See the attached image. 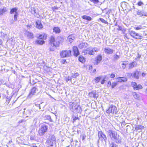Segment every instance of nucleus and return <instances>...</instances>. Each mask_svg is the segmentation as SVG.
I'll use <instances>...</instances> for the list:
<instances>
[{
	"mask_svg": "<svg viewBox=\"0 0 147 147\" xmlns=\"http://www.w3.org/2000/svg\"><path fill=\"white\" fill-rule=\"evenodd\" d=\"M63 40V38L61 36H58L55 39V37L52 36L49 38V43L52 47H58L60 42L62 41Z\"/></svg>",
	"mask_w": 147,
	"mask_h": 147,
	"instance_id": "f257e3e1",
	"label": "nucleus"
},
{
	"mask_svg": "<svg viewBox=\"0 0 147 147\" xmlns=\"http://www.w3.org/2000/svg\"><path fill=\"white\" fill-rule=\"evenodd\" d=\"M48 126L45 125H41L39 128L38 134L40 136H42L47 132Z\"/></svg>",
	"mask_w": 147,
	"mask_h": 147,
	"instance_id": "f03ea898",
	"label": "nucleus"
},
{
	"mask_svg": "<svg viewBox=\"0 0 147 147\" xmlns=\"http://www.w3.org/2000/svg\"><path fill=\"white\" fill-rule=\"evenodd\" d=\"M60 55L62 58L69 57L71 55V51L67 50L62 51L60 52Z\"/></svg>",
	"mask_w": 147,
	"mask_h": 147,
	"instance_id": "7ed1b4c3",
	"label": "nucleus"
},
{
	"mask_svg": "<svg viewBox=\"0 0 147 147\" xmlns=\"http://www.w3.org/2000/svg\"><path fill=\"white\" fill-rule=\"evenodd\" d=\"M129 33L131 36L137 39H140L142 37L141 35L138 33H136L134 31H130Z\"/></svg>",
	"mask_w": 147,
	"mask_h": 147,
	"instance_id": "20e7f679",
	"label": "nucleus"
},
{
	"mask_svg": "<svg viewBox=\"0 0 147 147\" xmlns=\"http://www.w3.org/2000/svg\"><path fill=\"white\" fill-rule=\"evenodd\" d=\"M69 107L72 110H80L81 109L80 107L77 103H70L69 104Z\"/></svg>",
	"mask_w": 147,
	"mask_h": 147,
	"instance_id": "39448f33",
	"label": "nucleus"
},
{
	"mask_svg": "<svg viewBox=\"0 0 147 147\" xmlns=\"http://www.w3.org/2000/svg\"><path fill=\"white\" fill-rule=\"evenodd\" d=\"M56 138L55 136L53 135L50 134L49 135L48 139L47 140V142L48 143L49 145L51 146H53V143L55 141Z\"/></svg>",
	"mask_w": 147,
	"mask_h": 147,
	"instance_id": "423d86ee",
	"label": "nucleus"
},
{
	"mask_svg": "<svg viewBox=\"0 0 147 147\" xmlns=\"http://www.w3.org/2000/svg\"><path fill=\"white\" fill-rule=\"evenodd\" d=\"M136 15L135 16H138L139 17H142L143 16L147 17V12H145L144 10L138 9L136 11Z\"/></svg>",
	"mask_w": 147,
	"mask_h": 147,
	"instance_id": "0eeeda50",
	"label": "nucleus"
},
{
	"mask_svg": "<svg viewBox=\"0 0 147 147\" xmlns=\"http://www.w3.org/2000/svg\"><path fill=\"white\" fill-rule=\"evenodd\" d=\"M98 136L99 138V140H107L105 135L103 134L102 131H100L98 132Z\"/></svg>",
	"mask_w": 147,
	"mask_h": 147,
	"instance_id": "6e6552de",
	"label": "nucleus"
},
{
	"mask_svg": "<svg viewBox=\"0 0 147 147\" xmlns=\"http://www.w3.org/2000/svg\"><path fill=\"white\" fill-rule=\"evenodd\" d=\"M108 135L111 138L114 139L117 135V133L115 131L111 130H109L108 131Z\"/></svg>",
	"mask_w": 147,
	"mask_h": 147,
	"instance_id": "1a4fd4ad",
	"label": "nucleus"
},
{
	"mask_svg": "<svg viewBox=\"0 0 147 147\" xmlns=\"http://www.w3.org/2000/svg\"><path fill=\"white\" fill-rule=\"evenodd\" d=\"M114 50L109 47L105 48L104 49L105 53L107 54H110L114 52Z\"/></svg>",
	"mask_w": 147,
	"mask_h": 147,
	"instance_id": "9d476101",
	"label": "nucleus"
},
{
	"mask_svg": "<svg viewBox=\"0 0 147 147\" xmlns=\"http://www.w3.org/2000/svg\"><path fill=\"white\" fill-rule=\"evenodd\" d=\"M91 47H90L86 49V50L83 51V53L85 54H88L90 55H93V50H92Z\"/></svg>",
	"mask_w": 147,
	"mask_h": 147,
	"instance_id": "9b49d317",
	"label": "nucleus"
},
{
	"mask_svg": "<svg viewBox=\"0 0 147 147\" xmlns=\"http://www.w3.org/2000/svg\"><path fill=\"white\" fill-rule=\"evenodd\" d=\"M37 89V88L36 87H33L31 89V92L28 95V97L29 98H31L33 95H34L36 93V90Z\"/></svg>",
	"mask_w": 147,
	"mask_h": 147,
	"instance_id": "f8f14e48",
	"label": "nucleus"
},
{
	"mask_svg": "<svg viewBox=\"0 0 147 147\" xmlns=\"http://www.w3.org/2000/svg\"><path fill=\"white\" fill-rule=\"evenodd\" d=\"M88 96L91 98H97L98 97V96H96L95 91H92L89 92L88 94Z\"/></svg>",
	"mask_w": 147,
	"mask_h": 147,
	"instance_id": "ddd939ff",
	"label": "nucleus"
},
{
	"mask_svg": "<svg viewBox=\"0 0 147 147\" xmlns=\"http://www.w3.org/2000/svg\"><path fill=\"white\" fill-rule=\"evenodd\" d=\"M74 56H77L79 55V53L78 48L76 46H74L73 48Z\"/></svg>",
	"mask_w": 147,
	"mask_h": 147,
	"instance_id": "4468645a",
	"label": "nucleus"
},
{
	"mask_svg": "<svg viewBox=\"0 0 147 147\" xmlns=\"http://www.w3.org/2000/svg\"><path fill=\"white\" fill-rule=\"evenodd\" d=\"M137 63L136 61H134L129 63L128 65V68L129 69H131L134 67H135L137 66Z\"/></svg>",
	"mask_w": 147,
	"mask_h": 147,
	"instance_id": "2eb2a0df",
	"label": "nucleus"
},
{
	"mask_svg": "<svg viewBox=\"0 0 147 147\" xmlns=\"http://www.w3.org/2000/svg\"><path fill=\"white\" fill-rule=\"evenodd\" d=\"M146 27L145 26H142L141 25H139L135 26L134 28L137 30H140L144 29Z\"/></svg>",
	"mask_w": 147,
	"mask_h": 147,
	"instance_id": "dca6fc26",
	"label": "nucleus"
},
{
	"mask_svg": "<svg viewBox=\"0 0 147 147\" xmlns=\"http://www.w3.org/2000/svg\"><path fill=\"white\" fill-rule=\"evenodd\" d=\"M36 27L37 28L40 29L43 28V26L41 24V22L40 20H37L36 22Z\"/></svg>",
	"mask_w": 147,
	"mask_h": 147,
	"instance_id": "f3484780",
	"label": "nucleus"
},
{
	"mask_svg": "<svg viewBox=\"0 0 147 147\" xmlns=\"http://www.w3.org/2000/svg\"><path fill=\"white\" fill-rule=\"evenodd\" d=\"M99 145V147H105L106 143V140H98Z\"/></svg>",
	"mask_w": 147,
	"mask_h": 147,
	"instance_id": "a211bd4d",
	"label": "nucleus"
},
{
	"mask_svg": "<svg viewBox=\"0 0 147 147\" xmlns=\"http://www.w3.org/2000/svg\"><path fill=\"white\" fill-rule=\"evenodd\" d=\"M117 80L118 82H125L127 81V79L126 78L119 77L117 78Z\"/></svg>",
	"mask_w": 147,
	"mask_h": 147,
	"instance_id": "6ab92c4d",
	"label": "nucleus"
},
{
	"mask_svg": "<svg viewBox=\"0 0 147 147\" xmlns=\"http://www.w3.org/2000/svg\"><path fill=\"white\" fill-rule=\"evenodd\" d=\"M7 11L6 7H3L0 8V15H2L3 13Z\"/></svg>",
	"mask_w": 147,
	"mask_h": 147,
	"instance_id": "aec40b11",
	"label": "nucleus"
},
{
	"mask_svg": "<svg viewBox=\"0 0 147 147\" xmlns=\"http://www.w3.org/2000/svg\"><path fill=\"white\" fill-rule=\"evenodd\" d=\"M114 139L115 140V142L117 143H121V137L118 135H117Z\"/></svg>",
	"mask_w": 147,
	"mask_h": 147,
	"instance_id": "412c9836",
	"label": "nucleus"
},
{
	"mask_svg": "<svg viewBox=\"0 0 147 147\" xmlns=\"http://www.w3.org/2000/svg\"><path fill=\"white\" fill-rule=\"evenodd\" d=\"M26 34L27 35L28 38H33L34 37V36L33 34L31 32L28 31H26Z\"/></svg>",
	"mask_w": 147,
	"mask_h": 147,
	"instance_id": "4be33fe9",
	"label": "nucleus"
},
{
	"mask_svg": "<svg viewBox=\"0 0 147 147\" xmlns=\"http://www.w3.org/2000/svg\"><path fill=\"white\" fill-rule=\"evenodd\" d=\"M88 45L87 43H82L79 45L78 47L79 48L82 49L85 48Z\"/></svg>",
	"mask_w": 147,
	"mask_h": 147,
	"instance_id": "5701e85b",
	"label": "nucleus"
},
{
	"mask_svg": "<svg viewBox=\"0 0 147 147\" xmlns=\"http://www.w3.org/2000/svg\"><path fill=\"white\" fill-rule=\"evenodd\" d=\"M102 59V57L100 55H98L96 58V60L95 63V65H97Z\"/></svg>",
	"mask_w": 147,
	"mask_h": 147,
	"instance_id": "b1692460",
	"label": "nucleus"
},
{
	"mask_svg": "<svg viewBox=\"0 0 147 147\" xmlns=\"http://www.w3.org/2000/svg\"><path fill=\"white\" fill-rule=\"evenodd\" d=\"M74 39L75 38L74 36L72 35H70L67 37V41L70 43H71Z\"/></svg>",
	"mask_w": 147,
	"mask_h": 147,
	"instance_id": "393cba45",
	"label": "nucleus"
},
{
	"mask_svg": "<svg viewBox=\"0 0 147 147\" xmlns=\"http://www.w3.org/2000/svg\"><path fill=\"white\" fill-rule=\"evenodd\" d=\"M139 71H136L134 72L133 76L136 79H139V77L138 75L139 74Z\"/></svg>",
	"mask_w": 147,
	"mask_h": 147,
	"instance_id": "a878e982",
	"label": "nucleus"
},
{
	"mask_svg": "<svg viewBox=\"0 0 147 147\" xmlns=\"http://www.w3.org/2000/svg\"><path fill=\"white\" fill-rule=\"evenodd\" d=\"M53 32L56 34L59 33L61 32L60 28L58 27H55L53 29Z\"/></svg>",
	"mask_w": 147,
	"mask_h": 147,
	"instance_id": "bb28decb",
	"label": "nucleus"
},
{
	"mask_svg": "<svg viewBox=\"0 0 147 147\" xmlns=\"http://www.w3.org/2000/svg\"><path fill=\"white\" fill-rule=\"evenodd\" d=\"M18 8L16 7L13 8L11 9L10 10V13L11 14H12L14 13L16 14V13H18L17 12Z\"/></svg>",
	"mask_w": 147,
	"mask_h": 147,
	"instance_id": "cd10ccee",
	"label": "nucleus"
},
{
	"mask_svg": "<svg viewBox=\"0 0 147 147\" xmlns=\"http://www.w3.org/2000/svg\"><path fill=\"white\" fill-rule=\"evenodd\" d=\"M82 18L83 19L87 20L88 21H90L92 20V18L91 17L89 16L86 15H84L82 16Z\"/></svg>",
	"mask_w": 147,
	"mask_h": 147,
	"instance_id": "c85d7f7f",
	"label": "nucleus"
},
{
	"mask_svg": "<svg viewBox=\"0 0 147 147\" xmlns=\"http://www.w3.org/2000/svg\"><path fill=\"white\" fill-rule=\"evenodd\" d=\"M116 110L117 108L115 106L111 105L110 106L107 110Z\"/></svg>",
	"mask_w": 147,
	"mask_h": 147,
	"instance_id": "c756f323",
	"label": "nucleus"
},
{
	"mask_svg": "<svg viewBox=\"0 0 147 147\" xmlns=\"http://www.w3.org/2000/svg\"><path fill=\"white\" fill-rule=\"evenodd\" d=\"M132 95L135 99H139L140 96L139 94H137L136 92H134L132 93Z\"/></svg>",
	"mask_w": 147,
	"mask_h": 147,
	"instance_id": "7c9ffc66",
	"label": "nucleus"
},
{
	"mask_svg": "<svg viewBox=\"0 0 147 147\" xmlns=\"http://www.w3.org/2000/svg\"><path fill=\"white\" fill-rule=\"evenodd\" d=\"M34 107V108L36 110L40 109V107L39 104L35 103Z\"/></svg>",
	"mask_w": 147,
	"mask_h": 147,
	"instance_id": "2f4dec72",
	"label": "nucleus"
},
{
	"mask_svg": "<svg viewBox=\"0 0 147 147\" xmlns=\"http://www.w3.org/2000/svg\"><path fill=\"white\" fill-rule=\"evenodd\" d=\"M143 87L142 85L140 84L137 85L136 87L134 89V90H137L140 89H141Z\"/></svg>",
	"mask_w": 147,
	"mask_h": 147,
	"instance_id": "473e14b6",
	"label": "nucleus"
},
{
	"mask_svg": "<svg viewBox=\"0 0 147 147\" xmlns=\"http://www.w3.org/2000/svg\"><path fill=\"white\" fill-rule=\"evenodd\" d=\"M78 60L79 61L82 63L84 62L85 61V58L82 56H80L79 57Z\"/></svg>",
	"mask_w": 147,
	"mask_h": 147,
	"instance_id": "72a5a7b5",
	"label": "nucleus"
},
{
	"mask_svg": "<svg viewBox=\"0 0 147 147\" xmlns=\"http://www.w3.org/2000/svg\"><path fill=\"white\" fill-rule=\"evenodd\" d=\"M36 42L39 45H42L45 43V41L43 40H36Z\"/></svg>",
	"mask_w": 147,
	"mask_h": 147,
	"instance_id": "f704fd0d",
	"label": "nucleus"
},
{
	"mask_svg": "<svg viewBox=\"0 0 147 147\" xmlns=\"http://www.w3.org/2000/svg\"><path fill=\"white\" fill-rule=\"evenodd\" d=\"M30 11L32 14L35 15L36 14V10L34 8H31L30 9Z\"/></svg>",
	"mask_w": 147,
	"mask_h": 147,
	"instance_id": "c9c22d12",
	"label": "nucleus"
},
{
	"mask_svg": "<svg viewBox=\"0 0 147 147\" xmlns=\"http://www.w3.org/2000/svg\"><path fill=\"white\" fill-rule=\"evenodd\" d=\"M92 49L93 50V54L95 53V52H98L99 51V49L96 47H94Z\"/></svg>",
	"mask_w": 147,
	"mask_h": 147,
	"instance_id": "e433bc0d",
	"label": "nucleus"
},
{
	"mask_svg": "<svg viewBox=\"0 0 147 147\" xmlns=\"http://www.w3.org/2000/svg\"><path fill=\"white\" fill-rule=\"evenodd\" d=\"M144 128V126L142 125H138L136 127V129L137 130L142 129Z\"/></svg>",
	"mask_w": 147,
	"mask_h": 147,
	"instance_id": "4c0bfd02",
	"label": "nucleus"
},
{
	"mask_svg": "<svg viewBox=\"0 0 147 147\" xmlns=\"http://www.w3.org/2000/svg\"><path fill=\"white\" fill-rule=\"evenodd\" d=\"M110 147H118L117 146L114 142L111 143L109 146Z\"/></svg>",
	"mask_w": 147,
	"mask_h": 147,
	"instance_id": "58836bf2",
	"label": "nucleus"
},
{
	"mask_svg": "<svg viewBox=\"0 0 147 147\" xmlns=\"http://www.w3.org/2000/svg\"><path fill=\"white\" fill-rule=\"evenodd\" d=\"M101 78V76L96 77L95 78V80L96 82V83H98L99 82Z\"/></svg>",
	"mask_w": 147,
	"mask_h": 147,
	"instance_id": "ea45409f",
	"label": "nucleus"
},
{
	"mask_svg": "<svg viewBox=\"0 0 147 147\" xmlns=\"http://www.w3.org/2000/svg\"><path fill=\"white\" fill-rule=\"evenodd\" d=\"M18 13H16V14H15L14 15V21H16L17 20V17L18 16Z\"/></svg>",
	"mask_w": 147,
	"mask_h": 147,
	"instance_id": "a19ab883",
	"label": "nucleus"
},
{
	"mask_svg": "<svg viewBox=\"0 0 147 147\" xmlns=\"http://www.w3.org/2000/svg\"><path fill=\"white\" fill-rule=\"evenodd\" d=\"M137 85L136 83L135 82H133L131 83V85L133 87L134 89Z\"/></svg>",
	"mask_w": 147,
	"mask_h": 147,
	"instance_id": "79ce46f5",
	"label": "nucleus"
},
{
	"mask_svg": "<svg viewBox=\"0 0 147 147\" xmlns=\"http://www.w3.org/2000/svg\"><path fill=\"white\" fill-rule=\"evenodd\" d=\"M100 20L102 23L105 24H108V23L107 21L105 20L103 18H100L99 19Z\"/></svg>",
	"mask_w": 147,
	"mask_h": 147,
	"instance_id": "37998d69",
	"label": "nucleus"
},
{
	"mask_svg": "<svg viewBox=\"0 0 147 147\" xmlns=\"http://www.w3.org/2000/svg\"><path fill=\"white\" fill-rule=\"evenodd\" d=\"M90 1L93 2L94 4H97L99 2V0H90Z\"/></svg>",
	"mask_w": 147,
	"mask_h": 147,
	"instance_id": "c03bdc74",
	"label": "nucleus"
},
{
	"mask_svg": "<svg viewBox=\"0 0 147 147\" xmlns=\"http://www.w3.org/2000/svg\"><path fill=\"white\" fill-rule=\"evenodd\" d=\"M119 56L117 55H114V59L115 60H117L119 58Z\"/></svg>",
	"mask_w": 147,
	"mask_h": 147,
	"instance_id": "a18cd8bd",
	"label": "nucleus"
},
{
	"mask_svg": "<svg viewBox=\"0 0 147 147\" xmlns=\"http://www.w3.org/2000/svg\"><path fill=\"white\" fill-rule=\"evenodd\" d=\"M117 85V84L116 82H113L111 84V86L112 88H114Z\"/></svg>",
	"mask_w": 147,
	"mask_h": 147,
	"instance_id": "49530a36",
	"label": "nucleus"
},
{
	"mask_svg": "<svg viewBox=\"0 0 147 147\" xmlns=\"http://www.w3.org/2000/svg\"><path fill=\"white\" fill-rule=\"evenodd\" d=\"M137 4L138 6H141L143 5L144 4V3H143L142 2L140 1H139V2H138V3Z\"/></svg>",
	"mask_w": 147,
	"mask_h": 147,
	"instance_id": "de8ad7c7",
	"label": "nucleus"
},
{
	"mask_svg": "<svg viewBox=\"0 0 147 147\" xmlns=\"http://www.w3.org/2000/svg\"><path fill=\"white\" fill-rule=\"evenodd\" d=\"M128 61H125L123 62L122 65H126L128 64Z\"/></svg>",
	"mask_w": 147,
	"mask_h": 147,
	"instance_id": "09e8293b",
	"label": "nucleus"
},
{
	"mask_svg": "<svg viewBox=\"0 0 147 147\" xmlns=\"http://www.w3.org/2000/svg\"><path fill=\"white\" fill-rule=\"evenodd\" d=\"M141 57V55H139V54L138 55V56H137V57L136 58H135V59L137 60H139V59Z\"/></svg>",
	"mask_w": 147,
	"mask_h": 147,
	"instance_id": "8fccbe9b",
	"label": "nucleus"
},
{
	"mask_svg": "<svg viewBox=\"0 0 147 147\" xmlns=\"http://www.w3.org/2000/svg\"><path fill=\"white\" fill-rule=\"evenodd\" d=\"M79 74L78 73H76L73 75V77L74 78H76L78 76Z\"/></svg>",
	"mask_w": 147,
	"mask_h": 147,
	"instance_id": "3c124183",
	"label": "nucleus"
},
{
	"mask_svg": "<svg viewBox=\"0 0 147 147\" xmlns=\"http://www.w3.org/2000/svg\"><path fill=\"white\" fill-rule=\"evenodd\" d=\"M147 73L145 72H142V73L141 76L142 77H145L146 75L147 74Z\"/></svg>",
	"mask_w": 147,
	"mask_h": 147,
	"instance_id": "603ef678",
	"label": "nucleus"
},
{
	"mask_svg": "<svg viewBox=\"0 0 147 147\" xmlns=\"http://www.w3.org/2000/svg\"><path fill=\"white\" fill-rule=\"evenodd\" d=\"M43 35V39H46L47 36V34H42Z\"/></svg>",
	"mask_w": 147,
	"mask_h": 147,
	"instance_id": "864d4df0",
	"label": "nucleus"
},
{
	"mask_svg": "<svg viewBox=\"0 0 147 147\" xmlns=\"http://www.w3.org/2000/svg\"><path fill=\"white\" fill-rule=\"evenodd\" d=\"M106 113H108V114H110L111 113H114V111H113V113L112 112V111H106Z\"/></svg>",
	"mask_w": 147,
	"mask_h": 147,
	"instance_id": "5fc2aeb1",
	"label": "nucleus"
},
{
	"mask_svg": "<svg viewBox=\"0 0 147 147\" xmlns=\"http://www.w3.org/2000/svg\"><path fill=\"white\" fill-rule=\"evenodd\" d=\"M30 139L31 140H34L35 139V137L34 136H31Z\"/></svg>",
	"mask_w": 147,
	"mask_h": 147,
	"instance_id": "6e6d98bb",
	"label": "nucleus"
},
{
	"mask_svg": "<svg viewBox=\"0 0 147 147\" xmlns=\"http://www.w3.org/2000/svg\"><path fill=\"white\" fill-rule=\"evenodd\" d=\"M118 28H117V30H122V28L121 27L118 26Z\"/></svg>",
	"mask_w": 147,
	"mask_h": 147,
	"instance_id": "4d7b16f0",
	"label": "nucleus"
},
{
	"mask_svg": "<svg viewBox=\"0 0 147 147\" xmlns=\"http://www.w3.org/2000/svg\"><path fill=\"white\" fill-rule=\"evenodd\" d=\"M25 121V120L24 119H22L20 121H19L18 122V123H21L22 122H24Z\"/></svg>",
	"mask_w": 147,
	"mask_h": 147,
	"instance_id": "13d9d810",
	"label": "nucleus"
},
{
	"mask_svg": "<svg viewBox=\"0 0 147 147\" xmlns=\"http://www.w3.org/2000/svg\"><path fill=\"white\" fill-rule=\"evenodd\" d=\"M115 77V75L114 74H112L111 75V77L112 78H114Z\"/></svg>",
	"mask_w": 147,
	"mask_h": 147,
	"instance_id": "bf43d9fd",
	"label": "nucleus"
},
{
	"mask_svg": "<svg viewBox=\"0 0 147 147\" xmlns=\"http://www.w3.org/2000/svg\"><path fill=\"white\" fill-rule=\"evenodd\" d=\"M105 79L104 78L101 82V84H103L104 83H105Z\"/></svg>",
	"mask_w": 147,
	"mask_h": 147,
	"instance_id": "052dcab7",
	"label": "nucleus"
},
{
	"mask_svg": "<svg viewBox=\"0 0 147 147\" xmlns=\"http://www.w3.org/2000/svg\"><path fill=\"white\" fill-rule=\"evenodd\" d=\"M71 78L70 77H68L66 80L67 82L68 81L71 80Z\"/></svg>",
	"mask_w": 147,
	"mask_h": 147,
	"instance_id": "680f3d73",
	"label": "nucleus"
},
{
	"mask_svg": "<svg viewBox=\"0 0 147 147\" xmlns=\"http://www.w3.org/2000/svg\"><path fill=\"white\" fill-rule=\"evenodd\" d=\"M43 35H40L39 36V38H40V39H43Z\"/></svg>",
	"mask_w": 147,
	"mask_h": 147,
	"instance_id": "e2e57ef3",
	"label": "nucleus"
},
{
	"mask_svg": "<svg viewBox=\"0 0 147 147\" xmlns=\"http://www.w3.org/2000/svg\"><path fill=\"white\" fill-rule=\"evenodd\" d=\"M3 83V80H0V86L1 85V84Z\"/></svg>",
	"mask_w": 147,
	"mask_h": 147,
	"instance_id": "0e129e2a",
	"label": "nucleus"
},
{
	"mask_svg": "<svg viewBox=\"0 0 147 147\" xmlns=\"http://www.w3.org/2000/svg\"><path fill=\"white\" fill-rule=\"evenodd\" d=\"M122 67L123 68V69H125L126 67V65H122Z\"/></svg>",
	"mask_w": 147,
	"mask_h": 147,
	"instance_id": "69168bd1",
	"label": "nucleus"
},
{
	"mask_svg": "<svg viewBox=\"0 0 147 147\" xmlns=\"http://www.w3.org/2000/svg\"><path fill=\"white\" fill-rule=\"evenodd\" d=\"M107 84H108V85H111V82L109 81V82L107 83Z\"/></svg>",
	"mask_w": 147,
	"mask_h": 147,
	"instance_id": "338daca9",
	"label": "nucleus"
},
{
	"mask_svg": "<svg viewBox=\"0 0 147 147\" xmlns=\"http://www.w3.org/2000/svg\"><path fill=\"white\" fill-rule=\"evenodd\" d=\"M79 119V118L78 117H76L74 119V121L75 120Z\"/></svg>",
	"mask_w": 147,
	"mask_h": 147,
	"instance_id": "774afa93",
	"label": "nucleus"
}]
</instances>
